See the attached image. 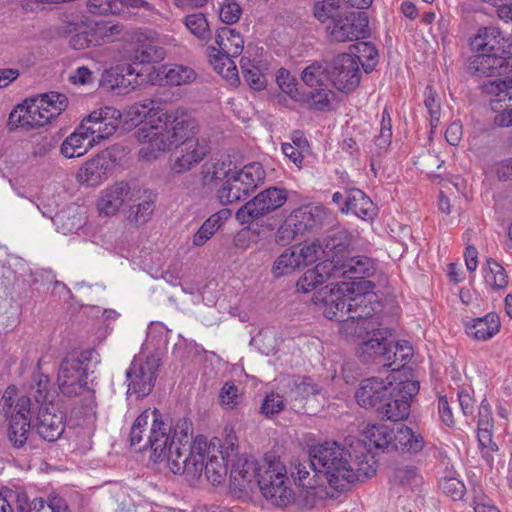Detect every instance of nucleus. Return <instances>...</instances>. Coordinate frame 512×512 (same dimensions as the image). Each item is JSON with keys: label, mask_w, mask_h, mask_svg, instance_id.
<instances>
[{"label": "nucleus", "mask_w": 512, "mask_h": 512, "mask_svg": "<svg viewBox=\"0 0 512 512\" xmlns=\"http://www.w3.org/2000/svg\"><path fill=\"white\" fill-rule=\"evenodd\" d=\"M469 60L470 73L482 77L506 75L511 71L512 57H503L502 52H475Z\"/></svg>", "instance_id": "obj_18"}, {"label": "nucleus", "mask_w": 512, "mask_h": 512, "mask_svg": "<svg viewBox=\"0 0 512 512\" xmlns=\"http://www.w3.org/2000/svg\"><path fill=\"white\" fill-rule=\"evenodd\" d=\"M359 64L358 56L341 53L326 64V74L338 90L347 93L353 91L360 83Z\"/></svg>", "instance_id": "obj_11"}, {"label": "nucleus", "mask_w": 512, "mask_h": 512, "mask_svg": "<svg viewBox=\"0 0 512 512\" xmlns=\"http://www.w3.org/2000/svg\"><path fill=\"white\" fill-rule=\"evenodd\" d=\"M501 327L498 314L488 313L484 317L476 318L467 327V333L476 340L486 341L496 335Z\"/></svg>", "instance_id": "obj_37"}, {"label": "nucleus", "mask_w": 512, "mask_h": 512, "mask_svg": "<svg viewBox=\"0 0 512 512\" xmlns=\"http://www.w3.org/2000/svg\"><path fill=\"white\" fill-rule=\"evenodd\" d=\"M336 266L331 278H349L352 282L368 281L377 270L376 261L366 255H352L351 253L343 262Z\"/></svg>", "instance_id": "obj_20"}, {"label": "nucleus", "mask_w": 512, "mask_h": 512, "mask_svg": "<svg viewBox=\"0 0 512 512\" xmlns=\"http://www.w3.org/2000/svg\"><path fill=\"white\" fill-rule=\"evenodd\" d=\"M121 122V112L114 107H103L91 112L81 122V130L88 132L95 143L113 135Z\"/></svg>", "instance_id": "obj_14"}, {"label": "nucleus", "mask_w": 512, "mask_h": 512, "mask_svg": "<svg viewBox=\"0 0 512 512\" xmlns=\"http://www.w3.org/2000/svg\"><path fill=\"white\" fill-rule=\"evenodd\" d=\"M297 228V224L294 222V218L290 214L276 231V242L282 246L290 244L298 235H301Z\"/></svg>", "instance_id": "obj_57"}, {"label": "nucleus", "mask_w": 512, "mask_h": 512, "mask_svg": "<svg viewBox=\"0 0 512 512\" xmlns=\"http://www.w3.org/2000/svg\"><path fill=\"white\" fill-rule=\"evenodd\" d=\"M94 36V46L115 41L123 31L121 24H112L108 21L96 22L91 26Z\"/></svg>", "instance_id": "obj_49"}, {"label": "nucleus", "mask_w": 512, "mask_h": 512, "mask_svg": "<svg viewBox=\"0 0 512 512\" xmlns=\"http://www.w3.org/2000/svg\"><path fill=\"white\" fill-rule=\"evenodd\" d=\"M228 213V210H221L206 219L194 234L193 244L197 247L203 246L221 227L223 219L227 217Z\"/></svg>", "instance_id": "obj_44"}, {"label": "nucleus", "mask_w": 512, "mask_h": 512, "mask_svg": "<svg viewBox=\"0 0 512 512\" xmlns=\"http://www.w3.org/2000/svg\"><path fill=\"white\" fill-rule=\"evenodd\" d=\"M345 206L346 212L350 211L363 220H371L377 215L375 204L359 189H353L348 192ZM342 211H345V209L343 208Z\"/></svg>", "instance_id": "obj_34"}, {"label": "nucleus", "mask_w": 512, "mask_h": 512, "mask_svg": "<svg viewBox=\"0 0 512 512\" xmlns=\"http://www.w3.org/2000/svg\"><path fill=\"white\" fill-rule=\"evenodd\" d=\"M16 387H8L1 399L3 406L11 408L8 439L14 448H23L27 444L30 432L31 421V400L28 396L22 395L14 402L13 396L16 395Z\"/></svg>", "instance_id": "obj_7"}, {"label": "nucleus", "mask_w": 512, "mask_h": 512, "mask_svg": "<svg viewBox=\"0 0 512 512\" xmlns=\"http://www.w3.org/2000/svg\"><path fill=\"white\" fill-rule=\"evenodd\" d=\"M260 469L257 483L261 493L273 496V494H270L273 482L284 483L285 479H287L286 467L278 457L273 454H267Z\"/></svg>", "instance_id": "obj_25"}, {"label": "nucleus", "mask_w": 512, "mask_h": 512, "mask_svg": "<svg viewBox=\"0 0 512 512\" xmlns=\"http://www.w3.org/2000/svg\"><path fill=\"white\" fill-rule=\"evenodd\" d=\"M143 348L152 352H164L169 350V331L158 322H151L147 330V338Z\"/></svg>", "instance_id": "obj_42"}, {"label": "nucleus", "mask_w": 512, "mask_h": 512, "mask_svg": "<svg viewBox=\"0 0 512 512\" xmlns=\"http://www.w3.org/2000/svg\"><path fill=\"white\" fill-rule=\"evenodd\" d=\"M165 50L153 41H146L136 45L129 55L133 64H150L165 58Z\"/></svg>", "instance_id": "obj_40"}, {"label": "nucleus", "mask_w": 512, "mask_h": 512, "mask_svg": "<svg viewBox=\"0 0 512 512\" xmlns=\"http://www.w3.org/2000/svg\"><path fill=\"white\" fill-rule=\"evenodd\" d=\"M154 208V201L150 198H145L138 204L131 206L129 219L136 224H144L148 221L150 215L154 211Z\"/></svg>", "instance_id": "obj_58"}, {"label": "nucleus", "mask_w": 512, "mask_h": 512, "mask_svg": "<svg viewBox=\"0 0 512 512\" xmlns=\"http://www.w3.org/2000/svg\"><path fill=\"white\" fill-rule=\"evenodd\" d=\"M240 68L243 77L250 88L260 91L266 86V79L261 73L258 66H256L249 58L243 57L240 60Z\"/></svg>", "instance_id": "obj_52"}, {"label": "nucleus", "mask_w": 512, "mask_h": 512, "mask_svg": "<svg viewBox=\"0 0 512 512\" xmlns=\"http://www.w3.org/2000/svg\"><path fill=\"white\" fill-rule=\"evenodd\" d=\"M396 355L375 354L374 358V361L382 368L399 374L397 377H393L394 384L389 390L391 394L386 396L377 412L381 418L394 422L408 418L411 402L420 390V383L414 378L412 369L406 367V362L410 359L409 354H402L401 361L404 363L401 365H396V360L392 359Z\"/></svg>", "instance_id": "obj_5"}, {"label": "nucleus", "mask_w": 512, "mask_h": 512, "mask_svg": "<svg viewBox=\"0 0 512 512\" xmlns=\"http://www.w3.org/2000/svg\"><path fill=\"white\" fill-rule=\"evenodd\" d=\"M41 361H38L36 371L32 375L30 390L33 393V396L36 402L41 403V405L49 404L52 402L50 398V380L47 375L40 371Z\"/></svg>", "instance_id": "obj_46"}, {"label": "nucleus", "mask_w": 512, "mask_h": 512, "mask_svg": "<svg viewBox=\"0 0 512 512\" xmlns=\"http://www.w3.org/2000/svg\"><path fill=\"white\" fill-rule=\"evenodd\" d=\"M158 75L166 85L181 86L195 81L197 74L195 70L183 64H168L159 68Z\"/></svg>", "instance_id": "obj_36"}, {"label": "nucleus", "mask_w": 512, "mask_h": 512, "mask_svg": "<svg viewBox=\"0 0 512 512\" xmlns=\"http://www.w3.org/2000/svg\"><path fill=\"white\" fill-rule=\"evenodd\" d=\"M36 429L43 440L56 441L65 430L64 413L58 410L52 402L41 405L38 410Z\"/></svg>", "instance_id": "obj_21"}, {"label": "nucleus", "mask_w": 512, "mask_h": 512, "mask_svg": "<svg viewBox=\"0 0 512 512\" xmlns=\"http://www.w3.org/2000/svg\"><path fill=\"white\" fill-rule=\"evenodd\" d=\"M91 354H66L58 372L59 389L63 395L74 397L86 388L87 376L93 372Z\"/></svg>", "instance_id": "obj_8"}, {"label": "nucleus", "mask_w": 512, "mask_h": 512, "mask_svg": "<svg viewBox=\"0 0 512 512\" xmlns=\"http://www.w3.org/2000/svg\"><path fill=\"white\" fill-rule=\"evenodd\" d=\"M259 471H261V469L257 467V463L253 457L245 454L239 455L237 451V456L231 461V483L235 488L245 490L249 488L250 484L255 479H258Z\"/></svg>", "instance_id": "obj_24"}, {"label": "nucleus", "mask_w": 512, "mask_h": 512, "mask_svg": "<svg viewBox=\"0 0 512 512\" xmlns=\"http://www.w3.org/2000/svg\"><path fill=\"white\" fill-rule=\"evenodd\" d=\"M280 390L284 393L287 404L295 412H301L306 401L321 393V387L315 384L310 377L300 375H287L280 379Z\"/></svg>", "instance_id": "obj_13"}, {"label": "nucleus", "mask_w": 512, "mask_h": 512, "mask_svg": "<svg viewBox=\"0 0 512 512\" xmlns=\"http://www.w3.org/2000/svg\"><path fill=\"white\" fill-rule=\"evenodd\" d=\"M339 8V0H324L314 4L313 13L321 22H325L329 19L333 21L334 18L337 17V14L341 12Z\"/></svg>", "instance_id": "obj_60"}, {"label": "nucleus", "mask_w": 512, "mask_h": 512, "mask_svg": "<svg viewBox=\"0 0 512 512\" xmlns=\"http://www.w3.org/2000/svg\"><path fill=\"white\" fill-rule=\"evenodd\" d=\"M350 242V235L347 231H331L322 243L325 260L303 274L296 283L297 290L307 293L329 280L338 266V262H343L351 253Z\"/></svg>", "instance_id": "obj_6"}, {"label": "nucleus", "mask_w": 512, "mask_h": 512, "mask_svg": "<svg viewBox=\"0 0 512 512\" xmlns=\"http://www.w3.org/2000/svg\"><path fill=\"white\" fill-rule=\"evenodd\" d=\"M312 463L318 465L320 475L324 476L329 488L334 492H326L329 497H336L354 482L364 481L376 472L375 461L370 455L361 454L351 461L349 451L335 441H327L310 448Z\"/></svg>", "instance_id": "obj_3"}, {"label": "nucleus", "mask_w": 512, "mask_h": 512, "mask_svg": "<svg viewBox=\"0 0 512 512\" xmlns=\"http://www.w3.org/2000/svg\"><path fill=\"white\" fill-rule=\"evenodd\" d=\"M38 103L43 104L42 111L44 118L49 123L58 117L68 106V98L65 94L51 91L37 96Z\"/></svg>", "instance_id": "obj_41"}, {"label": "nucleus", "mask_w": 512, "mask_h": 512, "mask_svg": "<svg viewBox=\"0 0 512 512\" xmlns=\"http://www.w3.org/2000/svg\"><path fill=\"white\" fill-rule=\"evenodd\" d=\"M232 162L222 159H210L201 168V176L204 185L213 184L219 180L228 178L231 172Z\"/></svg>", "instance_id": "obj_43"}, {"label": "nucleus", "mask_w": 512, "mask_h": 512, "mask_svg": "<svg viewBox=\"0 0 512 512\" xmlns=\"http://www.w3.org/2000/svg\"><path fill=\"white\" fill-rule=\"evenodd\" d=\"M152 424L149 435L139 451L150 449L154 460H168V450L171 442L172 425L162 420V415L157 409L152 410Z\"/></svg>", "instance_id": "obj_17"}, {"label": "nucleus", "mask_w": 512, "mask_h": 512, "mask_svg": "<svg viewBox=\"0 0 512 512\" xmlns=\"http://www.w3.org/2000/svg\"><path fill=\"white\" fill-rule=\"evenodd\" d=\"M114 162L110 150H102L79 168L76 179L87 186H98L112 173Z\"/></svg>", "instance_id": "obj_19"}, {"label": "nucleus", "mask_w": 512, "mask_h": 512, "mask_svg": "<svg viewBox=\"0 0 512 512\" xmlns=\"http://www.w3.org/2000/svg\"><path fill=\"white\" fill-rule=\"evenodd\" d=\"M131 113L141 119V125L133 134L142 145L138 151L140 160L154 161L173 146L199 140L195 137L198 132L195 120L179 116L177 111L161 112L154 101L133 106Z\"/></svg>", "instance_id": "obj_1"}, {"label": "nucleus", "mask_w": 512, "mask_h": 512, "mask_svg": "<svg viewBox=\"0 0 512 512\" xmlns=\"http://www.w3.org/2000/svg\"><path fill=\"white\" fill-rule=\"evenodd\" d=\"M326 77L328 78L326 74V65L323 66L317 62L307 66L301 74L303 82L311 88L315 86H322L323 79Z\"/></svg>", "instance_id": "obj_59"}, {"label": "nucleus", "mask_w": 512, "mask_h": 512, "mask_svg": "<svg viewBox=\"0 0 512 512\" xmlns=\"http://www.w3.org/2000/svg\"><path fill=\"white\" fill-rule=\"evenodd\" d=\"M249 194L250 191L235 173L229 176L218 190V198L223 205L232 204L245 199Z\"/></svg>", "instance_id": "obj_39"}, {"label": "nucleus", "mask_w": 512, "mask_h": 512, "mask_svg": "<svg viewBox=\"0 0 512 512\" xmlns=\"http://www.w3.org/2000/svg\"><path fill=\"white\" fill-rule=\"evenodd\" d=\"M368 24V16L364 11L340 12L329 23L327 31L333 41H356L368 35Z\"/></svg>", "instance_id": "obj_10"}, {"label": "nucleus", "mask_w": 512, "mask_h": 512, "mask_svg": "<svg viewBox=\"0 0 512 512\" xmlns=\"http://www.w3.org/2000/svg\"><path fill=\"white\" fill-rule=\"evenodd\" d=\"M241 182L251 192H253L260 184L264 182L265 171L258 162L245 165L240 171L235 172Z\"/></svg>", "instance_id": "obj_51"}, {"label": "nucleus", "mask_w": 512, "mask_h": 512, "mask_svg": "<svg viewBox=\"0 0 512 512\" xmlns=\"http://www.w3.org/2000/svg\"><path fill=\"white\" fill-rule=\"evenodd\" d=\"M506 40L499 28L488 26L479 28L470 40L474 52H505Z\"/></svg>", "instance_id": "obj_27"}, {"label": "nucleus", "mask_w": 512, "mask_h": 512, "mask_svg": "<svg viewBox=\"0 0 512 512\" xmlns=\"http://www.w3.org/2000/svg\"><path fill=\"white\" fill-rule=\"evenodd\" d=\"M185 25L200 40L209 39L211 32L208 21L203 13H195L185 17Z\"/></svg>", "instance_id": "obj_55"}, {"label": "nucleus", "mask_w": 512, "mask_h": 512, "mask_svg": "<svg viewBox=\"0 0 512 512\" xmlns=\"http://www.w3.org/2000/svg\"><path fill=\"white\" fill-rule=\"evenodd\" d=\"M291 215L301 235L320 228L327 218L326 210L321 206L300 207L295 209Z\"/></svg>", "instance_id": "obj_31"}, {"label": "nucleus", "mask_w": 512, "mask_h": 512, "mask_svg": "<svg viewBox=\"0 0 512 512\" xmlns=\"http://www.w3.org/2000/svg\"><path fill=\"white\" fill-rule=\"evenodd\" d=\"M179 155L171 164V172L183 174L191 170L201 162L208 153V147L204 141L190 140L184 145L177 146Z\"/></svg>", "instance_id": "obj_23"}, {"label": "nucleus", "mask_w": 512, "mask_h": 512, "mask_svg": "<svg viewBox=\"0 0 512 512\" xmlns=\"http://www.w3.org/2000/svg\"><path fill=\"white\" fill-rule=\"evenodd\" d=\"M393 384L394 381L386 382L378 377L364 379L355 393L356 400L360 406L378 411L386 396L391 394Z\"/></svg>", "instance_id": "obj_22"}, {"label": "nucleus", "mask_w": 512, "mask_h": 512, "mask_svg": "<svg viewBox=\"0 0 512 512\" xmlns=\"http://www.w3.org/2000/svg\"><path fill=\"white\" fill-rule=\"evenodd\" d=\"M270 494H273V496H269L268 494H263V496L271 501L272 504L279 507H285L294 500V492L289 486L288 478L285 479L284 483L273 482Z\"/></svg>", "instance_id": "obj_54"}, {"label": "nucleus", "mask_w": 512, "mask_h": 512, "mask_svg": "<svg viewBox=\"0 0 512 512\" xmlns=\"http://www.w3.org/2000/svg\"><path fill=\"white\" fill-rule=\"evenodd\" d=\"M219 397L221 405L227 410L236 408L242 400L238 387L230 382L224 384Z\"/></svg>", "instance_id": "obj_64"}, {"label": "nucleus", "mask_w": 512, "mask_h": 512, "mask_svg": "<svg viewBox=\"0 0 512 512\" xmlns=\"http://www.w3.org/2000/svg\"><path fill=\"white\" fill-rule=\"evenodd\" d=\"M15 500L17 512H69L67 503L64 499L55 497L50 503L46 504L42 499L29 500L25 491L11 494Z\"/></svg>", "instance_id": "obj_28"}, {"label": "nucleus", "mask_w": 512, "mask_h": 512, "mask_svg": "<svg viewBox=\"0 0 512 512\" xmlns=\"http://www.w3.org/2000/svg\"><path fill=\"white\" fill-rule=\"evenodd\" d=\"M171 442L168 450V467L174 474H183L188 480L198 479L203 472L207 441L199 435L191 441L192 422L186 417L171 423Z\"/></svg>", "instance_id": "obj_4"}, {"label": "nucleus", "mask_w": 512, "mask_h": 512, "mask_svg": "<svg viewBox=\"0 0 512 512\" xmlns=\"http://www.w3.org/2000/svg\"><path fill=\"white\" fill-rule=\"evenodd\" d=\"M215 41L218 46V54L215 55L216 61L239 56L244 48L243 37L235 29L229 27L218 29Z\"/></svg>", "instance_id": "obj_29"}, {"label": "nucleus", "mask_w": 512, "mask_h": 512, "mask_svg": "<svg viewBox=\"0 0 512 512\" xmlns=\"http://www.w3.org/2000/svg\"><path fill=\"white\" fill-rule=\"evenodd\" d=\"M37 96L31 99H26L22 104L25 109V113L30 118V121L32 122V126L34 128L42 127L46 125L48 122L44 118L42 111L45 109L42 108L43 104L38 103Z\"/></svg>", "instance_id": "obj_62"}, {"label": "nucleus", "mask_w": 512, "mask_h": 512, "mask_svg": "<svg viewBox=\"0 0 512 512\" xmlns=\"http://www.w3.org/2000/svg\"><path fill=\"white\" fill-rule=\"evenodd\" d=\"M486 285L495 290L504 289L508 285V276L503 266L493 259H488L483 267Z\"/></svg>", "instance_id": "obj_47"}, {"label": "nucleus", "mask_w": 512, "mask_h": 512, "mask_svg": "<svg viewBox=\"0 0 512 512\" xmlns=\"http://www.w3.org/2000/svg\"><path fill=\"white\" fill-rule=\"evenodd\" d=\"M321 254H323V244L320 240L306 243L298 249V256L303 267L316 262Z\"/></svg>", "instance_id": "obj_63"}, {"label": "nucleus", "mask_w": 512, "mask_h": 512, "mask_svg": "<svg viewBox=\"0 0 512 512\" xmlns=\"http://www.w3.org/2000/svg\"><path fill=\"white\" fill-rule=\"evenodd\" d=\"M130 187L126 182H118L101 191L97 207L100 213L114 215L129 199Z\"/></svg>", "instance_id": "obj_26"}, {"label": "nucleus", "mask_w": 512, "mask_h": 512, "mask_svg": "<svg viewBox=\"0 0 512 512\" xmlns=\"http://www.w3.org/2000/svg\"><path fill=\"white\" fill-rule=\"evenodd\" d=\"M394 430L387 425H370L363 432L364 443L369 449H385L392 448Z\"/></svg>", "instance_id": "obj_38"}, {"label": "nucleus", "mask_w": 512, "mask_h": 512, "mask_svg": "<svg viewBox=\"0 0 512 512\" xmlns=\"http://www.w3.org/2000/svg\"><path fill=\"white\" fill-rule=\"evenodd\" d=\"M318 470V465L312 463V457L309 456V459L293 464L291 476L299 486L307 489V494H311L309 490H315L320 485L318 478L321 475Z\"/></svg>", "instance_id": "obj_35"}, {"label": "nucleus", "mask_w": 512, "mask_h": 512, "mask_svg": "<svg viewBox=\"0 0 512 512\" xmlns=\"http://www.w3.org/2000/svg\"><path fill=\"white\" fill-rule=\"evenodd\" d=\"M375 288L372 281L351 282L345 290L353 295L349 316L341 324L340 332L347 337L362 340L364 351L382 350V352H398L413 350L407 340L397 339L387 328H375L374 309L367 303L365 295Z\"/></svg>", "instance_id": "obj_2"}, {"label": "nucleus", "mask_w": 512, "mask_h": 512, "mask_svg": "<svg viewBox=\"0 0 512 512\" xmlns=\"http://www.w3.org/2000/svg\"><path fill=\"white\" fill-rule=\"evenodd\" d=\"M124 6L154 10V7L145 0H88L87 2L88 11L95 15L117 14Z\"/></svg>", "instance_id": "obj_32"}, {"label": "nucleus", "mask_w": 512, "mask_h": 512, "mask_svg": "<svg viewBox=\"0 0 512 512\" xmlns=\"http://www.w3.org/2000/svg\"><path fill=\"white\" fill-rule=\"evenodd\" d=\"M276 81L280 89L288 94L294 100H302L300 93L296 87V79L289 73L288 70L281 68L276 75Z\"/></svg>", "instance_id": "obj_61"}, {"label": "nucleus", "mask_w": 512, "mask_h": 512, "mask_svg": "<svg viewBox=\"0 0 512 512\" xmlns=\"http://www.w3.org/2000/svg\"><path fill=\"white\" fill-rule=\"evenodd\" d=\"M481 90L488 96H491V102L500 103L508 101L509 104L494 117L495 125L499 127L512 126V78H497L484 81Z\"/></svg>", "instance_id": "obj_16"}, {"label": "nucleus", "mask_w": 512, "mask_h": 512, "mask_svg": "<svg viewBox=\"0 0 512 512\" xmlns=\"http://www.w3.org/2000/svg\"><path fill=\"white\" fill-rule=\"evenodd\" d=\"M300 97L303 102L307 104L308 107L318 110L325 111L328 110L331 106V102L334 99V93L327 88H316L307 93H300Z\"/></svg>", "instance_id": "obj_48"}, {"label": "nucleus", "mask_w": 512, "mask_h": 512, "mask_svg": "<svg viewBox=\"0 0 512 512\" xmlns=\"http://www.w3.org/2000/svg\"><path fill=\"white\" fill-rule=\"evenodd\" d=\"M151 415L152 410H145L136 418L132 425L130 432V442L132 446H138V449L146 441V439L143 437V434L146 431V427L148 425L149 419L151 418Z\"/></svg>", "instance_id": "obj_56"}, {"label": "nucleus", "mask_w": 512, "mask_h": 512, "mask_svg": "<svg viewBox=\"0 0 512 512\" xmlns=\"http://www.w3.org/2000/svg\"><path fill=\"white\" fill-rule=\"evenodd\" d=\"M97 145L94 138L88 135V132L79 127L71 133L61 144L60 151L67 158L83 156L92 147Z\"/></svg>", "instance_id": "obj_33"}, {"label": "nucleus", "mask_w": 512, "mask_h": 512, "mask_svg": "<svg viewBox=\"0 0 512 512\" xmlns=\"http://www.w3.org/2000/svg\"><path fill=\"white\" fill-rule=\"evenodd\" d=\"M424 446L425 440L423 436L404 424L398 425L393 433L392 449L394 450L418 454L423 450Z\"/></svg>", "instance_id": "obj_30"}, {"label": "nucleus", "mask_w": 512, "mask_h": 512, "mask_svg": "<svg viewBox=\"0 0 512 512\" xmlns=\"http://www.w3.org/2000/svg\"><path fill=\"white\" fill-rule=\"evenodd\" d=\"M160 359L157 354H136L126 376L129 380L128 394H135L137 398L147 396L157 378Z\"/></svg>", "instance_id": "obj_9"}, {"label": "nucleus", "mask_w": 512, "mask_h": 512, "mask_svg": "<svg viewBox=\"0 0 512 512\" xmlns=\"http://www.w3.org/2000/svg\"><path fill=\"white\" fill-rule=\"evenodd\" d=\"M353 296L340 297L336 296L329 302H326L324 314L330 320H336L343 324V321L349 316L352 311L351 303Z\"/></svg>", "instance_id": "obj_50"}, {"label": "nucleus", "mask_w": 512, "mask_h": 512, "mask_svg": "<svg viewBox=\"0 0 512 512\" xmlns=\"http://www.w3.org/2000/svg\"><path fill=\"white\" fill-rule=\"evenodd\" d=\"M392 481L404 488L415 490L422 484V477L414 466L398 467L394 470Z\"/></svg>", "instance_id": "obj_53"}, {"label": "nucleus", "mask_w": 512, "mask_h": 512, "mask_svg": "<svg viewBox=\"0 0 512 512\" xmlns=\"http://www.w3.org/2000/svg\"><path fill=\"white\" fill-rule=\"evenodd\" d=\"M303 267L298 256V247L287 248L274 262L272 272L275 277H281Z\"/></svg>", "instance_id": "obj_45"}, {"label": "nucleus", "mask_w": 512, "mask_h": 512, "mask_svg": "<svg viewBox=\"0 0 512 512\" xmlns=\"http://www.w3.org/2000/svg\"><path fill=\"white\" fill-rule=\"evenodd\" d=\"M220 447L219 456L214 454V450H211L210 447L208 448V461L205 466L203 465L206 477L213 485H218L225 480L228 465H231V461L237 456V437L234 434H229Z\"/></svg>", "instance_id": "obj_15"}, {"label": "nucleus", "mask_w": 512, "mask_h": 512, "mask_svg": "<svg viewBox=\"0 0 512 512\" xmlns=\"http://www.w3.org/2000/svg\"><path fill=\"white\" fill-rule=\"evenodd\" d=\"M286 201V190L270 187L240 207L236 212V219L241 224H250L253 220L280 208Z\"/></svg>", "instance_id": "obj_12"}]
</instances>
